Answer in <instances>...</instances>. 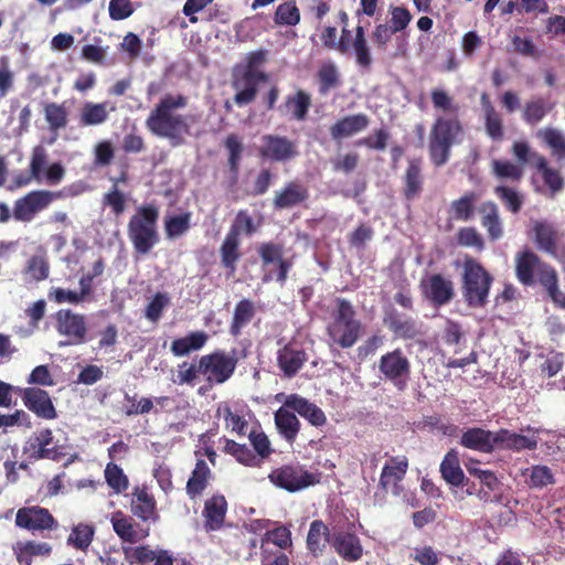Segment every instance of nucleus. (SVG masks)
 Returning a JSON list of instances; mask_svg holds the SVG:
<instances>
[{
    "label": "nucleus",
    "mask_w": 565,
    "mask_h": 565,
    "mask_svg": "<svg viewBox=\"0 0 565 565\" xmlns=\"http://www.w3.org/2000/svg\"><path fill=\"white\" fill-rule=\"evenodd\" d=\"M430 99L434 108L454 116H438L431 125L428 137V156L433 166H445L450 157L454 146L461 143L465 128L457 116L459 105L454 97L443 88H433Z\"/></svg>",
    "instance_id": "obj_1"
},
{
    "label": "nucleus",
    "mask_w": 565,
    "mask_h": 565,
    "mask_svg": "<svg viewBox=\"0 0 565 565\" xmlns=\"http://www.w3.org/2000/svg\"><path fill=\"white\" fill-rule=\"evenodd\" d=\"M188 105L186 96L168 94L150 111L146 119L147 129L159 138L168 139L172 147L182 146L190 135L188 116L175 113Z\"/></svg>",
    "instance_id": "obj_2"
},
{
    "label": "nucleus",
    "mask_w": 565,
    "mask_h": 565,
    "mask_svg": "<svg viewBox=\"0 0 565 565\" xmlns=\"http://www.w3.org/2000/svg\"><path fill=\"white\" fill-rule=\"evenodd\" d=\"M159 209L154 203L139 206L127 226L128 237L137 254L147 255L159 242Z\"/></svg>",
    "instance_id": "obj_3"
},
{
    "label": "nucleus",
    "mask_w": 565,
    "mask_h": 565,
    "mask_svg": "<svg viewBox=\"0 0 565 565\" xmlns=\"http://www.w3.org/2000/svg\"><path fill=\"white\" fill-rule=\"evenodd\" d=\"M493 282L491 274L475 258L462 264L461 294L469 308H484Z\"/></svg>",
    "instance_id": "obj_4"
},
{
    "label": "nucleus",
    "mask_w": 565,
    "mask_h": 565,
    "mask_svg": "<svg viewBox=\"0 0 565 565\" xmlns=\"http://www.w3.org/2000/svg\"><path fill=\"white\" fill-rule=\"evenodd\" d=\"M352 303L344 298L335 299L332 321L328 326L330 339L342 349L352 348L362 332V323L355 318Z\"/></svg>",
    "instance_id": "obj_5"
},
{
    "label": "nucleus",
    "mask_w": 565,
    "mask_h": 565,
    "mask_svg": "<svg viewBox=\"0 0 565 565\" xmlns=\"http://www.w3.org/2000/svg\"><path fill=\"white\" fill-rule=\"evenodd\" d=\"M237 359L223 350H215L200 356L201 375L204 377L207 387L221 385L227 382L234 374Z\"/></svg>",
    "instance_id": "obj_6"
},
{
    "label": "nucleus",
    "mask_w": 565,
    "mask_h": 565,
    "mask_svg": "<svg viewBox=\"0 0 565 565\" xmlns=\"http://www.w3.org/2000/svg\"><path fill=\"white\" fill-rule=\"evenodd\" d=\"M63 198L62 191L33 190L15 200L11 216L23 223L31 222L55 200Z\"/></svg>",
    "instance_id": "obj_7"
},
{
    "label": "nucleus",
    "mask_w": 565,
    "mask_h": 565,
    "mask_svg": "<svg viewBox=\"0 0 565 565\" xmlns=\"http://www.w3.org/2000/svg\"><path fill=\"white\" fill-rule=\"evenodd\" d=\"M337 51L343 55L353 53L355 63L361 70H371L373 63L371 47L362 25L355 28L354 34L348 26H342L340 39L337 42Z\"/></svg>",
    "instance_id": "obj_8"
},
{
    "label": "nucleus",
    "mask_w": 565,
    "mask_h": 565,
    "mask_svg": "<svg viewBox=\"0 0 565 565\" xmlns=\"http://www.w3.org/2000/svg\"><path fill=\"white\" fill-rule=\"evenodd\" d=\"M258 255L264 269L269 265L276 267V270L270 269L264 273L262 278L263 282L266 284L276 280L280 285H284L294 264L291 258H284L282 244L275 242L263 243L258 247Z\"/></svg>",
    "instance_id": "obj_9"
},
{
    "label": "nucleus",
    "mask_w": 565,
    "mask_h": 565,
    "mask_svg": "<svg viewBox=\"0 0 565 565\" xmlns=\"http://www.w3.org/2000/svg\"><path fill=\"white\" fill-rule=\"evenodd\" d=\"M54 319L57 333L66 338L60 345H79L87 342L88 328L84 315L71 309H60Z\"/></svg>",
    "instance_id": "obj_10"
},
{
    "label": "nucleus",
    "mask_w": 565,
    "mask_h": 565,
    "mask_svg": "<svg viewBox=\"0 0 565 565\" xmlns=\"http://www.w3.org/2000/svg\"><path fill=\"white\" fill-rule=\"evenodd\" d=\"M379 371L397 390H404L411 376L412 365L404 351L396 348L380 358Z\"/></svg>",
    "instance_id": "obj_11"
},
{
    "label": "nucleus",
    "mask_w": 565,
    "mask_h": 565,
    "mask_svg": "<svg viewBox=\"0 0 565 565\" xmlns=\"http://www.w3.org/2000/svg\"><path fill=\"white\" fill-rule=\"evenodd\" d=\"M267 81V73H249L235 66L231 79V86L235 90L234 103L239 107L252 104L257 97L259 83Z\"/></svg>",
    "instance_id": "obj_12"
},
{
    "label": "nucleus",
    "mask_w": 565,
    "mask_h": 565,
    "mask_svg": "<svg viewBox=\"0 0 565 565\" xmlns=\"http://www.w3.org/2000/svg\"><path fill=\"white\" fill-rule=\"evenodd\" d=\"M269 481L288 492H296L316 482L312 473L305 470L300 465H284L274 469L268 475Z\"/></svg>",
    "instance_id": "obj_13"
},
{
    "label": "nucleus",
    "mask_w": 565,
    "mask_h": 565,
    "mask_svg": "<svg viewBox=\"0 0 565 565\" xmlns=\"http://www.w3.org/2000/svg\"><path fill=\"white\" fill-rule=\"evenodd\" d=\"M15 525L33 533H43L44 531L57 530L58 522L46 508L32 505L18 510Z\"/></svg>",
    "instance_id": "obj_14"
},
{
    "label": "nucleus",
    "mask_w": 565,
    "mask_h": 565,
    "mask_svg": "<svg viewBox=\"0 0 565 565\" xmlns=\"http://www.w3.org/2000/svg\"><path fill=\"white\" fill-rule=\"evenodd\" d=\"M419 287L425 299L437 308L448 305L456 296L454 281L441 274L422 279Z\"/></svg>",
    "instance_id": "obj_15"
},
{
    "label": "nucleus",
    "mask_w": 565,
    "mask_h": 565,
    "mask_svg": "<svg viewBox=\"0 0 565 565\" xmlns=\"http://www.w3.org/2000/svg\"><path fill=\"white\" fill-rule=\"evenodd\" d=\"M259 153L263 158L275 162H287L298 154V146L286 136L264 135Z\"/></svg>",
    "instance_id": "obj_16"
},
{
    "label": "nucleus",
    "mask_w": 565,
    "mask_h": 565,
    "mask_svg": "<svg viewBox=\"0 0 565 565\" xmlns=\"http://www.w3.org/2000/svg\"><path fill=\"white\" fill-rule=\"evenodd\" d=\"M130 512L142 522L156 523L160 519L157 500L147 486H136L130 493Z\"/></svg>",
    "instance_id": "obj_17"
},
{
    "label": "nucleus",
    "mask_w": 565,
    "mask_h": 565,
    "mask_svg": "<svg viewBox=\"0 0 565 565\" xmlns=\"http://www.w3.org/2000/svg\"><path fill=\"white\" fill-rule=\"evenodd\" d=\"M383 323L397 339L414 340L423 335L422 324L413 317L399 312L395 308L385 310Z\"/></svg>",
    "instance_id": "obj_18"
},
{
    "label": "nucleus",
    "mask_w": 565,
    "mask_h": 565,
    "mask_svg": "<svg viewBox=\"0 0 565 565\" xmlns=\"http://www.w3.org/2000/svg\"><path fill=\"white\" fill-rule=\"evenodd\" d=\"M24 406L39 418L52 420L57 417L50 394L40 387L18 388Z\"/></svg>",
    "instance_id": "obj_19"
},
{
    "label": "nucleus",
    "mask_w": 565,
    "mask_h": 565,
    "mask_svg": "<svg viewBox=\"0 0 565 565\" xmlns=\"http://www.w3.org/2000/svg\"><path fill=\"white\" fill-rule=\"evenodd\" d=\"M309 198V188L300 181L292 180L275 192L273 206L276 211L289 210L305 205Z\"/></svg>",
    "instance_id": "obj_20"
},
{
    "label": "nucleus",
    "mask_w": 565,
    "mask_h": 565,
    "mask_svg": "<svg viewBox=\"0 0 565 565\" xmlns=\"http://www.w3.org/2000/svg\"><path fill=\"white\" fill-rule=\"evenodd\" d=\"M408 470V459L406 456H392L382 468L379 488L383 492L392 491L399 493V483L404 480Z\"/></svg>",
    "instance_id": "obj_21"
},
{
    "label": "nucleus",
    "mask_w": 565,
    "mask_h": 565,
    "mask_svg": "<svg viewBox=\"0 0 565 565\" xmlns=\"http://www.w3.org/2000/svg\"><path fill=\"white\" fill-rule=\"evenodd\" d=\"M110 522L114 532L126 543L135 544L147 539L150 534L149 527L140 526L132 516L118 510L111 514Z\"/></svg>",
    "instance_id": "obj_22"
},
{
    "label": "nucleus",
    "mask_w": 565,
    "mask_h": 565,
    "mask_svg": "<svg viewBox=\"0 0 565 565\" xmlns=\"http://www.w3.org/2000/svg\"><path fill=\"white\" fill-rule=\"evenodd\" d=\"M127 565H173L174 558L167 550H151L149 545L122 546Z\"/></svg>",
    "instance_id": "obj_23"
},
{
    "label": "nucleus",
    "mask_w": 565,
    "mask_h": 565,
    "mask_svg": "<svg viewBox=\"0 0 565 565\" xmlns=\"http://www.w3.org/2000/svg\"><path fill=\"white\" fill-rule=\"evenodd\" d=\"M284 405L307 419L315 427H321L327 424L324 412L315 403L298 394L287 395Z\"/></svg>",
    "instance_id": "obj_24"
},
{
    "label": "nucleus",
    "mask_w": 565,
    "mask_h": 565,
    "mask_svg": "<svg viewBox=\"0 0 565 565\" xmlns=\"http://www.w3.org/2000/svg\"><path fill=\"white\" fill-rule=\"evenodd\" d=\"M308 360L306 351L295 343H287L277 352V365L286 377H294Z\"/></svg>",
    "instance_id": "obj_25"
},
{
    "label": "nucleus",
    "mask_w": 565,
    "mask_h": 565,
    "mask_svg": "<svg viewBox=\"0 0 565 565\" xmlns=\"http://www.w3.org/2000/svg\"><path fill=\"white\" fill-rule=\"evenodd\" d=\"M312 105L311 95L305 89H297L294 94L286 96L284 103L278 106L280 114L289 116L296 121H305L308 118Z\"/></svg>",
    "instance_id": "obj_26"
},
{
    "label": "nucleus",
    "mask_w": 565,
    "mask_h": 565,
    "mask_svg": "<svg viewBox=\"0 0 565 565\" xmlns=\"http://www.w3.org/2000/svg\"><path fill=\"white\" fill-rule=\"evenodd\" d=\"M495 449L520 452L522 450H535L537 448V438L535 436H525L500 428L495 431Z\"/></svg>",
    "instance_id": "obj_27"
},
{
    "label": "nucleus",
    "mask_w": 565,
    "mask_h": 565,
    "mask_svg": "<svg viewBox=\"0 0 565 565\" xmlns=\"http://www.w3.org/2000/svg\"><path fill=\"white\" fill-rule=\"evenodd\" d=\"M227 512V501L223 494H213L204 503L203 516L206 532H215L222 529Z\"/></svg>",
    "instance_id": "obj_28"
},
{
    "label": "nucleus",
    "mask_w": 565,
    "mask_h": 565,
    "mask_svg": "<svg viewBox=\"0 0 565 565\" xmlns=\"http://www.w3.org/2000/svg\"><path fill=\"white\" fill-rule=\"evenodd\" d=\"M495 431L481 427H471L462 433L459 444L475 451L491 454L495 450Z\"/></svg>",
    "instance_id": "obj_29"
},
{
    "label": "nucleus",
    "mask_w": 565,
    "mask_h": 565,
    "mask_svg": "<svg viewBox=\"0 0 565 565\" xmlns=\"http://www.w3.org/2000/svg\"><path fill=\"white\" fill-rule=\"evenodd\" d=\"M331 545L337 554L347 562H356L363 555V546L358 535L350 532L333 533Z\"/></svg>",
    "instance_id": "obj_30"
},
{
    "label": "nucleus",
    "mask_w": 565,
    "mask_h": 565,
    "mask_svg": "<svg viewBox=\"0 0 565 565\" xmlns=\"http://www.w3.org/2000/svg\"><path fill=\"white\" fill-rule=\"evenodd\" d=\"M480 103L487 136L493 141H502L504 139L502 115L495 109L487 93L481 94Z\"/></svg>",
    "instance_id": "obj_31"
},
{
    "label": "nucleus",
    "mask_w": 565,
    "mask_h": 565,
    "mask_svg": "<svg viewBox=\"0 0 565 565\" xmlns=\"http://www.w3.org/2000/svg\"><path fill=\"white\" fill-rule=\"evenodd\" d=\"M478 212L481 216L480 223L486 228L488 237L493 242L500 239L504 234V230L497 203L483 201L478 206Z\"/></svg>",
    "instance_id": "obj_32"
},
{
    "label": "nucleus",
    "mask_w": 565,
    "mask_h": 565,
    "mask_svg": "<svg viewBox=\"0 0 565 565\" xmlns=\"http://www.w3.org/2000/svg\"><path fill=\"white\" fill-rule=\"evenodd\" d=\"M213 478L212 470L203 459H198L194 469L185 484L186 495L191 500L200 498L210 484Z\"/></svg>",
    "instance_id": "obj_33"
},
{
    "label": "nucleus",
    "mask_w": 565,
    "mask_h": 565,
    "mask_svg": "<svg viewBox=\"0 0 565 565\" xmlns=\"http://www.w3.org/2000/svg\"><path fill=\"white\" fill-rule=\"evenodd\" d=\"M295 413L282 404L274 414L277 431L290 445L296 441L301 427Z\"/></svg>",
    "instance_id": "obj_34"
},
{
    "label": "nucleus",
    "mask_w": 565,
    "mask_h": 565,
    "mask_svg": "<svg viewBox=\"0 0 565 565\" xmlns=\"http://www.w3.org/2000/svg\"><path fill=\"white\" fill-rule=\"evenodd\" d=\"M115 109L116 107L108 102H86L79 110L78 124L81 127L100 126L108 120L109 114Z\"/></svg>",
    "instance_id": "obj_35"
},
{
    "label": "nucleus",
    "mask_w": 565,
    "mask_h": 565,
    "mask_svg": "<svg viewBox=\"0 0 565 565\" xmlns=\"http://www.w3.org/2000/svg\"><path fill=\"white\" fill-rule=\"evenodd\" d=\"M369 124L370 119L365 114L345 116L330 127V135L332 139L340 140L365 130Z\"/></svg>",
    "instance_id": "obj_36"
},
{
    "label": "nucleus",
    "mask_w": 565,
    "mask_h": 565,
    "mask_svg": "<svg viewBox=\"0 0 565 565\" xmlns=\"http://www.w3.org/2000/svg\"><path fill=\"white\" fill-rule=\"evenodd\" d=\"M478 194L475 191H467L460 198L450 202L447 213L450 220L469 222L475 218L478 211L476 203Z\"/></svg>",
    "instance_id": "obj_37"
},
{
    "label": "nucleus",
    "mask_w": 565,
    "mask_h": 565,
    "mask_svg": "<svg viewBox=\"0 0 565 565\" xmlns=\"http://www.w3.org/2000/svg\"><path fill=\"white\" fill-rule=\"evenodd\" d=\"M533 232L537 248L556 256L558 233L555 226L547 221H535L533 223Z\"/></svg>",
    "instance_id": "obj_38"
},
{
    "label": "nucleus",
    "mask_w": 565,
    "mask_h": 565,
    "mask_svg": "<svg viewBox=\"0 0 565 565\" xmlns=\"http://www.w3.org/2000/svg\"><path fill=\"white\" fill-rule=\"evenodd\" d=\"M542 264L540 257L531 250L519 253L515 257V273L519 281L525 286L533 285L534 274Z\"/></svg>",
    "instance_id": "obj_39"
},
{
    "label": "nucleus",
    "mask_w": 565,
    "mask_h": 565,
    "mask_svg": "<svg viewBox=\"0 0 565 565\" xmlns=\"http://www.w3.org/2000/svg\"><path fill=\"white\" fill-rule=\"evenodd\" d=\"M403 194L406 200L411 201L417 198L423 191L422 159L413 158L408 160V164L404 175Z\"/></svg>",
    "instance_id": "obj_40"
},
{
    "label": "nucleus",
    "mask_w": 565,
    "mask_h": 565,
    "mask_svg": "<svg viewBox=\"0 0 565 565\" xmlns=\"http://www.w3.org/2000/svg\"><path fill=\"white\" fill-rule=\"evenodd\" d=\"M537 138L551 150V154L565 166V135L557 128L545 127L537 131Z\"/></svg>",
    "instance_id": "obj_41"
},
{
    "label": "nucleus",
    "mask_w": 565,
    "mask_h": 565,
    "mask_svg": "<svg viewBox=\"0 0 565 565\" xmlns=\"http://www.w3.org/2000/svg\"><path fill=\"white\" fill-rule=\"evenodd\" d=\"M331 537L329 527L321 520L312 521L306 541L308 551L316 557L322 555L327 544H331Z\"/></svg>",
    "instance_id": "obj_42"
},
{
    "label": "nucleus",
    "mask_w": 565,
    "mask_h": 565,
    "mask_svg": "<svg viewBox=\"0 0 565 565\" xmlns=\"http://www.w3.org/2000/svg\"><path fill=\"white\" fill-rule=\"evenodd\" d=\"M256 315L255 303L250 299L239 300L234 308L232 321L230 324V333L233 337L242 334V330L246 328Z\"/></svg>",
    "instance_id": "obj_43"
},
{
    "label": "nucleus",
    "mask_w": 565,
    "mask_h": 565,
    "mask_svg": "<svg viewBox=\"0 0 565 565\" xmlns=\"http://www.w3.org/2000/svg\"><path fill=\"white\" fill-rule=\"evenodd\" d=\"M207 340L209 334L205 331H193L185 337L173 340L170 351L174 356H185L191 352L201 350Z\"/></svg>",
    "instance_id": "obj_44"
},
{
    "label": "nucleus",
    "mask_w": 565,
    "mask_h": 565,
    "mask_svg": "<svg viewBox=\"0 0 565 565\" xmlns=\"http://www.w3.org/2000/svg\"><path fill=\"white\" fill-rule=\"evenodd\" d=\"M439 470L443 479L451 486L459 487L465 481V473L460 467L459 454L455 449H450L444 456Z\"/></svg>",
    "instance_id": "obj_45"
},
{
    "label": "nucleus",
    "mask_w": 565,
    "mask_h": 565,
    "mask_svg": "<svg viewBox=\"0 0 565 565\" xmlns=\"http://www.w3.org/2000/svg\"><path fill=\"white\" fill-rule=\"evenodd\" d=\"M216 416L223 417L225 428L227 430H231L232 433H235L238 436H245L247 434L248 422L238 412L233 411L232 406L228 403L223 402L218 404L216 409Z\"/></svg>",
    "instance_id": "obj_46"
},
{
    "label": "nucleus",
    "mask_w": 565,
    "mask_h": 565,
    "mask_svg": "<svg viewBox=\"0 0 565 565\" xmlns=\"http://www.w3.org/2000/svg\"><path fill=\"white\" fill-rule=\"evenodd\" d=\"M223 451L233 456L239 463L247 467H260V459L245 444H238L233 439L223 438Z\"/></svg>",
    "instance_id": "obj_47"
},
{
    "label": "nucleus",
    "mask_w": 565,
    "mask_h": 565,
    "mask_svg": "<svg viewBox=\"0 0 565 565\" xmlns=\"http://www.w3.org/2000/svg\"><path fill=\"white\" fill-rule=\"evenodd\" d=\"M241 241L230 234H226L221 247V263L224 268H226L230 274H234L237 268V262L239 260L242 254L239 252Z\"/></svg>",
    "instance_id": "obj_48"
},
{
    "label": "nucleus",
    "mask_w": 565,
    "mask_h": 565,
    "mask_svg": "<svg viewBox=\"0 0 565 565\" xmlns=\"http://www.w3.org/2000/svg\"><path fill=\"white\" fill-rule=\"evenodd\" d=\"M535 168L541 173L544 184L548 188L552 198L564 189V178L558 170L548 166L545 157H536Z\"/></svg>",
    "instance_id": "obj_49"
},
{
    "label": "nucleus",
    "mask_w": 565,
    "mask_h": 565,
    "mask_svg": "<svg viewBox=\"0 0 565 565\" xmlns=\"http://www.w3.org/2000/svg\"><path fill=\"white\" fill-rule=\"evenodd\" d=\"M44 117L51 131L64 129L68 124V110L63 103H47L44 105Z\"/></svg>",
    "instance_id": "obj_50"
},
{
    "label": "nucleus",
    "mask_w": 565,
    "mask_h": 565,
    "mask_svg": "<svg viewBox=\"0 0 565 565\" xmlns=\"http://www.w3.org/2000/svg\"><path fill=\"white\" fill-rule=\"evenodd\" d=\"M23 275L31 281L45 280L50 275V263L45 252L31 256L25 264Z\"/></svg>",
    "instance_id": "obj_51"
},
{
    "label": "nucleus",
    "mask_w": 565,
    "mask_h": 565,
    "mask_svg": "<svg viewBox=\"0 0 565 565\" xmlns=\"http://www.w3.org/2000/svg\"><path fill=\"white\" fill-rule=\"evenodd\" d=\"M551 109L552 106L544 98H532L524 104L522 119L527 125L535 126L544 119Z\"/></svg>",
    "instance_id": "obj_52"
},
{
    "label": "nucleus",
    "mask_w": 565,
    "mask_h": 565,
    "mask_svg": "<svg viewBox=\"0 0 565 565\" xmlns=\"http://www.w3.org/2000/svg\"><path fill=\"white\" fill-rule=\"evenodd\" d=\"M319 94L326 96L331 89L341 85L340 73L333 63L323 64L318 73Z\"/></svg>",
    "instance_id": "obj_53"
},
{
    "label": "nucleus",
    "mask_w": 565,
    "mask_h": 565,
    "mask_svg": "<svg viewBox=\"0 0 565 565\" xmlns=\"http://www.w3.org/2000/svg\"><path fill=\"white\" fill-rule=\"evenodd\" d=\"M522 476L527 477L530 488L542 489L555 482L552 470L544 465H535L526 468Z\"/></svg>",
    "instance_id": "obj_54"
},
{
    "label": "nucleus",
    "mask_w": 565,
    "mask_h": 565,
    "mask_svg": "<svg viewBox=\"0 0 565 565\" xmlns=\"http://www.w3.org/2000/svg\"><path fill=\"white\" fill-rule=\"evenodd\" d=\"M479 460L473 458H468L465 461V467L468 473L477 479H479L480 483L484 486L488 490L493 491L500 486V481L497 475L488 469H481L479 467Z\"/></svg>",
    "instance_id": "obj_55"
},
{
    "label": "nucleus",
    "mask_w": 565,
    "mask_h": 565,
    "mask_svg": "<svg viewBox=\"0 0 565 565\" xmlns=\"http://www.w3.org/2000/svg\"><path fill=\"white\" fill-rule=\"evenodd\" d=\"M259 224H256L247 210H239L227 232V234L239 239L241 235L252 236L256 233Z\"/></svg>",
    "instance_id": "obj_56"
},
{
    "label": "nucleus",
    "mask_w": 565,
    "mask_h": 565,
    "mask_svg": "<svg viewBox=\"0 0 565 565\" xmlns=\"http://www.w3.org/2000/svg\"><path fill=\"white\" fill-rule=\"evenodd\" d=\"M95 535V527L90 524L79 523L72 529L67 537V544L76 550L86 551L92 544Z\"/></svg>",
    "instance_id": "obj_57"
},
{
    "label": "nucleus",
    "mask_w": 565,
    "mask_h": 565,
    "mask_svg": "<svg viewBox=\"0 0 565 565\" xmlns=\"http://www.w3.org/2000/svg\"><path fill=\"white\" fill-rule=\"evenodd\" d=\"M494 194L509 212L518 214L521 211L524 203V196L515 189L505 185H498L494 188Z\"/></svg>",
    "instance_id": "obj_58"
},
{
    "label": "nucleus",
    "mask_w": 565,
    "mask_h": 565,
    "mask_svg": "<svg viewBox=\"0 0 565 565\" xmlns=\"http://www.w3.org/2000/svg\"><path fill=\"white\" fill-rule=\"evenodd\" d=\"M274 21L277 25L295 26L300 22V12L294 0L280 3L275 11Z\"/></svg>",
    "instance_id": "obj_59"
},
{
    "label": "nucleus",
    "mask_w": 565,
    "mask_h": 565,
    "mask_svg": "<svg viewBox=\"0 0 565 565\" xmlns=\"http://www.w3.org/2000/svg\"><path fill=\"white\" fill-rule=\"evenodd\" d=\"M52 546L46 542L26 541L19 546L17 559L20 564L29 563L34 556H50Z\"/></svg>",
    "instance_id": "obj_60"
},
{
    "label": "nucleus",
    "mask_w": 565,
    "mask_h": 565,
    "mask_svg": "<svg viewBox=\"0 0 565 565\" xmlns=\"http://www.w3.org/2000/svg\"><path fill=\"white\" fill-rule=\"evenodd\" d=\"M23 454L28 455L31 461H39L42 459L50 460H58L61 454L57 451L55 447L45 448L43 446L38 445V439L35 436L31 437L25 445L23 446Z\"/></svg>",
    "instance_id": "obj_61"
},
{
    "label": "nucleus",
    "mask_w": 565,
    "mask_h": 565,
    "mask_svg": "<svg viewBox=\"0 0 565 565\" xmlns=\"http://www.w3.org/2000/svg\"><path fill=\"white\" fill-rule=\"evenodd\" d=\"M104 476L107 484L116 493H122L129 487L128 477L124 473V470L114 462H108L106 465Z\"/></svg>",
    "instance_id": "obj_62"
},
{
    "label": "nucleus",
    "mask_w": 565,
    "mask_h": 565,
    "mask_svg": "<svg viewBox=\"0 0 565 565\" xmlns=\"http://www.w3.org/2000/svg\"><path fill=\"white\" fill-rule=\"evenodd\" d=\"M441 338L445 344L454 349L455 354L461 352L465 344V334L458 322L447 320Z\"/></svg>",
    "instance_id": "obj_63"
},
{
    "label": "nucleus",
    "mask_w": 565,
    "mask_h": 565,
    "mask_svg": "<svg viewBox=\"0 0 565 565\" xmlns=\"http://www.w3.org/2000/svg\"><path fill=\"white\" fill-rule=\"evenodd\" d=\"M191 226V213L185 212L170 216L164 221V231L168 238L182 236Z\"/></svg>",
    "instance_id": "obj_64"
}]
</instances>
